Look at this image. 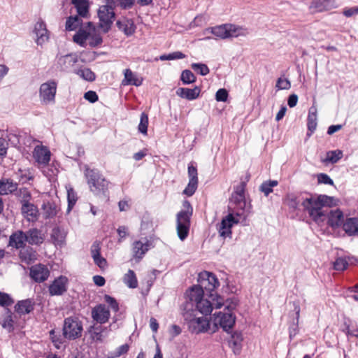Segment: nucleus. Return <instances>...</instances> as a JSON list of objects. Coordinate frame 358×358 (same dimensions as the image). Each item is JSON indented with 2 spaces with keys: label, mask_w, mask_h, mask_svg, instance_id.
Instances as JSON below:
<instances>
[{
  "label": "nucleus",
  "mask_w": 358,
  "mask_h": 358,
  "mask_svg": "<svg viewBox=\"0 0 358 358\" xmlns=\"http://www.w3.org/2000/svg\"><path fill=\"white\" fill-rule=\"evenodd\" d=\"M129 346L128 344H124L118 347L115 351L112 352L110 358H117L121 355L126 354L129 350Z\"/></svg>",
  "instance_id": "obj_55"
},
{
  "label": "nucleus",
  "mask_w": 358,
  "mask_h": 358,
  "mask_svg": "<svg viewBox=\"0 0 358 358\" xmlns=\"http://www.w3.org/2000/svg\"><path fill=\"white\" fill-rule=\"evenodd\" d=\"M124 78L122 81L123 85H134L138 87L142 85V79H139L129 69L124 71Z\"/></svg>",
  "instance_id": "obj_32"
},
{
  "label": "nucleus",
  "mask_w": 358,
  "mask_h": 358,
  "mask_svg": "<svg viewBox=\"0 0 358 358\" xmlns=\"http://www.w3.org/2000/svg\"><path fill=\"white\" fill-rule=\"evenodd\" d=\"M239 219L234 216V213H229L227 216L222 218L221 222L217 224V229L220 236L225 238L231 236V228L234 224H238Z\"/></svg>",
  "instance_id": "obj_12"
},
{
  "label": "nucleus",
  "mask_w": 358,
  "mask_h": 358,
  "mask_svg": "<svg viewBox=\"0 0 358 358\" xmlns=\"http://www.w3.org/2000/svg\"><path fill=\"white\" fill-rule=\"evenodd\" d=\"M57 84L54 80H50L41 85L39 96L42 103L48 104L55 102Z\"/></svg>",
  "instance_id": "obj_11"
},
{
  "label": "nucleus",
  "mask_w": 358,
  "mask_h": 358,
  "mask_svg": "<svg viewBox=\"0 0 358 358\" xmlns=\"http://www.w3.org/2000/svg\"><path fill=\"white\" fill-rule=\"evenodd\" d=\"M58 64L62 71H66L78 62L76 54L71 53L58 58Z\"/></svg>",
  "instance_id": "obj_25"
},
{
  "label": "nucleus",
  "mask_w": 358,
  "mask_h": 358,
  "mask_svg": "<svg viewBox=\"0 0 358 358\" xmlns=\"http://www.w3.org/2000/svg\"><path fill=\"white\" fill-rule=\"evenodd\" d=\"M198 282L199 285L205 293L214 301L217 295L213 292L215 288L220 285L219 280L216 276L210 272L203 271L199 273Z\"/></svg>",
  "instance_id": "obj_9"
},
{
  "label": "nucleus",
  "mask_w": 358,
  "mask_h": 358,
  "mask_svg": "<svg viewBox=\"0 0 358 358\" xmlns=\"http://www.w3.org/2000/svg\"><path fill=\"white\" fill-rule=\"evenodd\" d=\"M185 57V55L182 52L176 51L167 55H162L159 57V59L162 61L166 60H174V59H180Z\"/></svg>",
  "instance_id": "obj_50"
},
{
  "label": "nucleus",
  "mask_w": 358,
  "mask_h": 358,
  "mask_svg": "<svg viewBox=\"0 0 358 358\" xmlns=\"http://www.w3.org/2000/svg\"><path fill=\"white\" fill-rule=\"evenodd\" d=\"M348 265L349 262L345 257H338L334 262V268L337 271H343L348 268Z\"/></svg>",
  "instance_id": "obj_47"
},
{
  "label": "nucleus",
  "mask_w": 358,
  "mask_h": 358,
  "mask_svg": "<svg viewBox=\"0 0 358 358\" xmlns=\"http://www.w3.org/2000/svg\"><path fill=\"white\" fill-rule=\"evenodd\" d=\"M91 256L93 258L101 255V243L95 241L92 243L90 249Z\"/></svg>",
  "instance_id": "obj_61"
},
{
  "label": "nucleus",
  "mask_w": 358,
  "mask_h": 358,
  "mask_svg": "<svg viewBox=\"0 0 358 358\" xmlns=\"http://www.w3.org/2000/svg\"><path fill=\"white\" fill-rule=\"evenodd\" d=\"M238 304V300L236 297H233L231 299L227 300L224 312L232 313V311L236 309Z\"/></svg>",
  "instance_id": "obj_54"
},
{
  "label": "nucleus",
  "mask_w": 358,
  "mask_h": 358,
  "mask_svg": "<svg viewBox=\"0 0 358 358\" xmlns=\"http://www.w3.org/2000/svg\"><path fill=\"white\" fill-rule=\"evenodd\" d=\"M81 23V20L78 15L69 17L66 22V29L73 31L78 28Z\"/></svg>",
  "instance_id": "obj_43"
},
{
  "label": "nucleus",
  "mask_w": 358,
  "mask_h": 358,
  "mask_svg": "<svg viewBox=\"0 0 358 358\" xmlns=\"http://www.w3.org/2000/svg\"><path fill=\"white\" fill-rule=\"evenodd\" d=\"M13 303V301L8 294L0 292V306H8Z\"/></svg>",
  "instance_id": "obj_62"
},
{
  "label": "nucleus",
  "mask_w": 358,
  "mask_h": 358,
  "mask_svg": "<svg viewBox=\"0 0 358 358\" xmlns=\"http://www.w3.org/2000/svg\"><path fill=\"white\" fill-rule=\"evenodd\" d=\"M148 125V116L146 113H142L140 118V123L138 124V131L141 134H147Z\"/></svg>",
  "instance_id": "obj_49"
},
{
  "label": "nucleus",
  "mask_w": 358,
  "mask_h": 358,
  "mask_svg": "<svg viewBox=\"0 0 358 358\" xmlns=\"http://www.w3.org/2000/svg\"><path fill=\"white\" fill-rule=\"evenodd\" d=\"M0 323L3 329H6L8 332H11L14 329V320L13 313L10 310H7L1 318Z\"/></svg>",
  "instance_id": "obj_34"
},
{
  "label": "nucleus",
  "mask_w": 358,
  "mask_h": 358,
  "mask_svg": "<svg viewBox=\"0 0 358 358\" xmlns=\"http://www.w3.org/2000/svg\"><path fill=\"white\" fill-rule=\"evenodd\" d=\"M181 80L185 85H189L196 82V76L190 70H184L181 73Z\"/></svg>",
  "instance_id": "obj_45"
},
{
  "label": "nucleus",
  "mask_w": 358,
  "mask_h": 358,
  "mask_svg": "<svg viewBox=\"0 0 358 358\" xmlns=\"http://www.w3.org/2000/svg\"><path fill=\"white\" fill-rule=\"evenodd\" d=\"M334 200V197L324 194L313 196L308 193H299L287 195L285 202L294 211L299 210L301 206L304 212H307L315 222H319L323 220L322 217L325 215L323 207L331 206Z\"/></svg>",
  "instance_id": "obj_1"
},
{
  "label": "nucleus",
  "mask_w": 358,
  "mask_h": 358,
  "mask_svg": "<svg viewBox=\"0 0 358 358\" xmlns=\"http://www.w3.org/2000/svg\"><path fill=\"white\" fill-rule=\"evenodd\" d=\"M34 303L31 299L19 301L15 306V311L20 315L30 313L34 310Z\"/></svg>",
  "instance_id": "obj_30"
},
{
  "label": "nucleus",
  "mask_w": 358,
  "mask_h": 358,
  "mask_svg": "<svg viewBox=\"0 0 358 358\" xmlns=\"http://www.w3.org/2000/svg\"><path fill=\"white\" fill-rule=\"evenodd\" d=\"M210 29L213 35L221 39L245 36L248 34L247 29L233 24H223Z\"/></svg>",
  "instance_id": "obj_7"
},
{
  "label": "nucleus",
  "mask_w": 358,
  "mask_h": 358,
  "mask_svg": "<svg viewBox=\"0 0 358 358\" xmlns=\"http://www.w3.org/2000/svg\"><path fill=\"white\" fill-rule=\"evenodd\" d=\"M83 330L82 322L78 317H69L64 319L62 331L65 338L77 339L82 336Z\"/></svg>",
  "instance_id": "obj_8"
},
{
  "label": "nucleus",
  "mask_w": 358,
  "mask_h": 358,
  "mask_svg": "<svg viewBox=\"0 0 358 358\" xmlns=\"http://www.w3.org/2000/svg\"><path fill=\"white\" fill-rule=\"evenodd\" d=\"M197 187H198V181L189 180V182H188L187 187L185 188V189L183 191V194L188 196H191L196 192Z\"/></svg>",
  "instance_id": "obj_52"
},
{
  "label": "nucleus",
  "mask_w": 358,
  "mask_h": 358,
  "mask_svg": "<svg viewBox=\"0 0 358 358\" xmlns=\"http://www.w3.org/2000/svg\"><path fill=\"white\" fill-rule=\"evenodd\" d=\"M343 152L341 150H331L327 152L325 163L336 164L343 157Z\"/></svg>",
  "instance_id": "obj_37"
},
{
  "label": "nucleus",
  "mask_w": 358,
  "mask_h": 358,
  "mask_svg": "<svg viewBox=\"0 0 358 358\" xmlns=\"http://www.w3.org/2000/svg\"><path fill=\"white\" fill-rule=\"evenodd\" d=\"M90 37V33L84 29H80L73 36V41L80 46L85 45L86 41Z\"/></svg>",
  "instance_id": "obj_38"
},
{
  "label": "nucleus",
  "mask_w": 358,
  "mask_h": 358,
  "mask_svg": "<svg viewBox=\"0 0 358 358\" xmlns=\"http://www.w3.org/2000/svg\"><path fill=\"white\" fill-rule=\"evenodd\" d=\"M229 94L226 89H219L215 94V99L217 101H226L227 100Z\"/></svg>",
  "instance_id": "obj_58"
},
{
  "label": "nucleus",
  "mask_w": 358,
  "mask_h": 358,
  "mask_svg": "<svg viewBox=\"0 0 358 358\" xmlns=\"http://www.w3.org/2000/svg\"><path fill=\"white\" fill-rule=\"evenodd\" d=\"M278 184L277 180H268L264 182L259 187V190L267 196L273 192V187L277 186Z\"/></svg>",
  "instance_id": "obj_42"
},
{
  "label": "nucleus",
  "mask_w": 358,
  "mask_h": 358,
  "mask_svg": "<svg viewBox=\"0 0 358 358\" xmlns=\"http://www.w3.org/2000/svg\"><path fill=\"white\" fill-rule=\"evenodd\" d=\"M67 199H68V211H70L77 201L76 193L73 189L67 190Z\"/></svg>",
  "instance_id": "obj_53"
},
{
  "label": "nucleus",
  "mask_w": 358,
  "mask_h": 358,
  "mask_svg": "<svg viewBox=\"0 0 358 358\" xmlns=\"http://www.w3.org/2000/svg\"><path fill=\"white\" fill-rule=\"evenodd\" d=\"M197 313L199 312L202 315H208L211 313L213 308H220L222 306V303L218 301L215 303H212L208 299H201L199 300L195 304Z\"/></svg>",
  "instance_id": "obj_17"
},
{
  "label": "nucleus",
  "mask_w": 358,
  "mask_h": 358,
  "mask_svg": "<svg viewBox=\"0 0 358 358\" xmlns=\"http://www.w3.org/2000/svg\"><path fill=\"white\" fill-rule=\"evenodd\" d=\"M34 32L36 35L37 38L36 40V42L38 45H42L43 43L48 41V30L46 29V25L44 22L38 21L36 23L34 27Z\"/></svg>",
  "instance_id": "obj_24"
},
{
  "label": "nucleus",
  "mask_w": 358,
  "mask_h": 358,
  "mask_svg": "<svg viewBox=\"0 0 358 358\" xmlns=\"http://www.w3.org/2000/svg\"><path fill=\"white\" fill-rule=\"evenodd\" d=\"M116 26L119 30L123 31L124 34L127 36L132 35L136 30V26L134 25L133 21L125 18L122 20H118L116 22Z\"/></svg>",
  "instance_id": "obj_28"
},
{
  "label": "nucleus",
  "mask_w": 358,
  "mask_h": 358,
  "mask_svg": "<svg viewBox=\"0 0 358 358\" xmlns=\"http://www.w3.org/2000/svg\"><path fill=\"white\" fill-rule=\"evenodd\" d=\"M192 69L199 73L201 76H206L209 73L210 70L208 66L201 63H193L191 65Z\"/></svg>",
  "instance_id": "obj_51"
},
{
  "label": "nucleus",
  "mask_w": 358,
  "mask_h": 358,
  "mask_svg": "<svg viewBox=\"0 0 358 358\" xmlns=\"http://www.w3.org/2000/svg\"><path fill=\"white\" fill-rule=\"evenodd\" d=\"M94 264L101 269H104L108 266L106 259L101 255L93 258Z\"/></svg>",
  "instance_id": "obj_64"
},
{
  "label": "nucleus",
  "mask_w": 358,
  "mask_h": 358,
  "mask_svg": "<svg viewBox=\"0 0 358 358\" xmlns=\"http://www.w3.org/2000/svg\"><path fill=\"white\" fill-rule=\"evenodd\" d=\"M110 317V311L104 304H99L92 310V319L100 324L106 323Z\"/></svg>",
  "instance_id": "obj_16"
},
{
  "label": "nucleus",
  "mask_w": 358,
  "mask_h": 358,
  "mask_svg": "<svg viewBox=\"0 0 358 358\" xmlns=\"http://www.w3.org/2000/svg\"><path fill=\"white\" fill-rule=\"evenodd\" d=\"M50 275V271L48 267L43 264H36L30 268V277L37 282H43Z\"/></svg>",
  "instance_id": "obj_15"
},
{
  "label": "nucleus",
  "mask_w": 358,
  "mask_h": 358,
  "mask_svg": "<svg viewBox=\"0 0 358 358\" xmlns=\"http://www.w3.org/2000/svg\"><path fill=\"white\" fill-rule=\"evenodd\" d=\"M318 183L325 185H334L333 180L326 173H319L317 175Z\"/></svg>",
  "instance_id": "obj_60"
},
{
  "label": "nucleus",
  "mask_w": 358,
  "mask_h": 358,
  "mask_svg": "<svg viewBox=\"0 0 358 358\" xmlns=\"http://www.w3.org/2000/svg\"><path fill=\"white\" fill-rule=\"evenodd\" d=\"M317 115H308V119H307V127L308 129L310 131V133H308V136H311L312 134L315 131L317 127Z\"/></svg>",
  "instance_id": "obj_48"
},
{
  "label": "nucleus",
  "mask_w": 358,
  "mask_h": 358,
  "mask_svg": "<svg viewBox=\"0 0 358 358\" xmlns=\"http://www.w3.org/2000/svg\"><path fill=\"white\" fill-rule=\"evenodd\" d=\"M337 7L336 0H313L310 8L317 12L329 10Z\"/></svg>",
  "instance_id": "obj_23"
},
{
  "label": "nucleus",
  "mask_w": 358,
  "mask_h": 358,
  "mask_svg": "<svg viewBox=\"0 0 358 358\" xmlns=\"http://www.w3.org/2000/svg\"><path fill=\"white\" fill-rule=\"evenodd\" d=\"M115 7V0H104L103 4L101 5L99 8V27L105 33H107L110 29L113 23L115 17L114 11Z\"/></svg>",
  "instance_id": "obj_6"
},
{
  "label": "nucleus",
  "mask_w": 358,
  "mask_h": 358,
  "mask_svg": "<svg viewBox=\"0 0 358 358\" xmlns=\"http://www.w3.org/2000/svg\"><path fill=\"white\" fill-rule=\"evenodd\" d=\"M69 279L64 275L56 278L48 287L50 296H61L64 294L68 288Z\"/></svg>",
  "instance_id": "obj_14"
},
{
  "label": "nucleus",
  "mask_w": 358,
  "mask_h": 358,
  "mask_svg": "<svg viewBox=\"0 0 358 358\" xmlns=\"http://www.w3.org/2000/svg\"><path fill=\"white\" fill-rule=\"evenodd\" d=\"M24 234L27 242L31 245H38L44 241V235L41 230L36 228L30 229Z\"/></svg>",
  "instance_id": "obj_21"
},
{
  "label": "nucleus",
  "mask_w": 358,
  "mask_h": 358,
  "mask_svg": "<svg viewBox=\"0 0 358 358\" xmlns=\"http://www.w3.org/2000/svg\"><path fill=\"white\" fill-rule=\"evenodd\" d=\"M65 233L59 227L53 228L51 234V238L56 245H61L65 240Z\"/></svg>",
  "instance_id": "obj_39"
},
{
  "label": "nucleus",
  "mask_w": 358,
  "mask_h": 358,
  "mask_svg": "<svg viewBox=\"0 0 358 358\" xmlns=\"http://www.w3.org/2000/svg\"><path fill=\"white\" fill-rule=\"evenodd\" d=\"M77 10L78 16L85 17L88 15L89 6L87 1L78 2V3L73 4Z\"/></svg>",
  "instance_id": "obj_44"
},
{
  "label": "nucleus",
  "mask_w": 358,
  "mask_h": 358,
  "mask_svg": "<svg viewBox=\"0 0 358 358\" xmlns=\"http://www.w3.org/2000/svg\"><path fill=\"white\" fill-rule=\"evenodd\" d=\"M205 294V292L199 285H194L190 287L186 293L187 299L191 302V304L189 303H187L189 304L188 308H192L193 303L196 304L199 300H201L203 298Z\"/></svg>",
  "instance_id": "obj_20"
},
{
  "label": "nucleus",
  "mask_w": 358,
  "mask_h": 358,
  "mask_svg": "<svg viewBox=\"0 0 358 358\" xmlns=\"http://www.w3.org/2000/svg\"><path fill=\"white\" fill-rule=\"evenodd\" d=\"M104 300L108 304H109L113 311L117 312L119 310V305L115 298L106 294L104 296Z\"/></svg>",
  "instance_id": "obj_57"
},
{
  "label": "nucleus",
  "mask_w": 358,
  "mask_h": 358,
  "mask_svg": "<svg viewBox=\"0 0 358 358\" xmlns=\"http://www.w3.org/2000/svg\"><path fill=\"white\" fill-rule=\"evenodd\" d=\"M26 236L22 231H17L10 235L9 245L16 249L22 248L25 245Z\"/></svg>",
  "instance_id": "obj_26"
},
{
  "label": "nucleus",
  "mask_w": 358,
  "mask_h": 358,
  "mask_svg": "<svg viewBox=\"0 0 358 358\" xmlns=\"http://www.w3.org/2000/svg\"><path fill=\"white\" fill-rule=\"evenodd\" d=\"M43 215L45 219H49L57 215V208L55 203L47 202L42 205Z\"/></svg>",
  "instance_id": "obj_36"
},
{
  "label": "nucleus",
  "mask_w": 358,
  "mask_h": 358,
  "mask_svg": "<svg viewBox=\"0 0 358 358\" xmlns=\"http://www.w3.org/2000/svg\"><path fill=\"white\" fill-rule=\"evenodd\" d=\"M20 203L21 204V213L24 218L29 222H36L40 215L38 207L31 203V193L26 189H20Z\"/></svg>",
  "instance_id": "obj_5"
},
{
  "label": "nucleus",
  "mask_w": 358,
  "mask_h": 358,
  "mask_svg": "<svg viewBox=\"0 0 358 358\" xmlns=\"http://www.w3.org/2000/svg\"><path fill=\"white\" fill-rule=\"evenodd\" d=\"M198 173L196 168L192 164H190L188 165V176L189 180H195L198 181Z\"/></svg>",
  "instance_id": "obj_63"
},
{
  "label": "nucleus",
  "mask_w": 358,
  "mask_h": 358,
  "mask_svg": "<svg viewBox=\"0 0 358 358\" xmlns=\"http://www.w3.org/2000/svg\"><path fill=\"white\" fill-rule=\"evenodd\" d=\"M152 242L147 238H143L138 241H135L131 246L132 257L136 262H139L145 255V253L152 247Z\"/></svg>",
  "instance_id": "obj_13"
},
{
  "label": "nucleus",
  "mask_w": 358,
  "mask_h": 358,
  "mask_svg": "<svg viewBox=\"0 0 358 358\" xmlns=\"http://www.w3.org/2000/svg\"><path fill=\"white\" fill-rule=\"evenodd\" d=\"M213 324L217 327L220 326L224 331L229 332L236 322V317L233 313L220 311L213 314Z\"/></svg>",
  "instance_id": "obj_10"
},
{
  "label": "nucleus",
  "mask_w": 358,
  "mask_h": 358,
  "mask_svg": "<svg viewBox=\"0 0 358 358\" xmlns=\"http://www.w3.org/2000/svg\"><path fill=\"white\" fill-rule=\"evenodd\" d=\"M183 209L177 214V234L181 241H184L188 236L190 227V219L193 208L187 200L182 203Z\"/></svg>",
  "instance_id": "obj_4"
},
{
  "label": "nucleus",
  "mask_w": 358,
  "mask_h": 358,
  "mask_svg": "<svg viewBox=\"0 0 358 358\" xmlns=\"http://www.w3.org/2000/svg\"><path fill=\"white\" fill-rule=\"evenodd\" d=\"M50 151L43 145H37L35 147L33 156L36 162L41 164L46 165L50 160Z\"/></svg>",
  "instance_id": "obj_19"
},
{
  "label": "nucleus",
  "mask_w": 358,
  "mask_h": 358,
  "mask_svg": "<svg viewBox=\"0 0 358 358\" xmlns=\"http://www.w3.org/2000/svg\"><path fill=\"white\" fill-rule=\"evenodd\" d=\"M186 304L182 317L185 324L192 334H199L207 331L210 327L209 320L204 316H199L196 310L188 308Z\"/></svg>",
  "instance_id": "obj_2"
},
{
  "label": "nucleus",
  "mask_w": 358,
  "mask_h": 358,
  "mask_svg": "<svg viewBox=\"0 0 358 358\" xmlns=\"http://www.w3.org/2000/svg\"><path fill=\"white\" fill-rule=\"evenodd\" d=\"M77 74L87 81H94L96 78L95 74L90 69L85 68L78 71Z\"/></svg>",
  "instance_id": "obj_46"
},
{
  "label": "nucleus",
  "mask_w": 358,
  "mask_h": 358,
  "mask_svg": "<svg viewBox=\"0 0 358 358\" xmlns=\"http://www.w3.org/2000/svg\"><path fill=\"white\" fill-rule=\"evenodd\" d=\"M291 87V83L288 79L279 78L276 83V87L279 90H288Z\"/></svg>",
  "instance_id": "obj_59"
},
{
  "label": "nucleus",
  "mask_w": 358,
  "mask_h": 358,
  "mask_svg": "<svg viewBox=\"0 0 358 358\" xmlns=\"http://www.w3.org/2000/svg\"><path fill=\"white\" fill-rule=\"evenodd\" d=\"M17 189V183L12 180L6 179L0 180V194L6 195L13 193Z\"/></svg>",
  "instance_id": "obj_33"
},
{
  "label": "nucleus",
  "mask_w": 358,
  "mask_h": 358,
  "mask_svg": "<svg viewBox=\"0 0 358 358\" xmlns=\"http://www.w3.org/2000/svg\"><path fill=\"white\" fill-rule=\"evenodd\" d=\"M124 282L129 288H136L138 286V281L136 274L133 270L129 269L124 276Z\"/></svg>",
  "instance_id": "obj_40"
},
{
  "label": "nucleus",
  "mask_w": 358,
  "mask_h": 358,
  "mask_svg": "<svg viewBox=\"0 0 358 358\" xmlns=\"http://www.w3.org/2000/svg\"><path fill=\"white\" fill-rule=\"evenodd\" d=\"M201 92L199 87H194L193 89L186 87H179L177 89L176 94L178 96L189 101L194 100L199 97Z\"/></svg>",
  "instance_id": "obj_22"
},
{
  "label": "nucleus",
  "mask_w": 358,
  "mask_h": 358,
  "mask_svg": "<svg viewBox=\"0 0 358 358\" xmlns=\"http://www.w3.org/2000/svg\"><path fill=\"white\" fill-rule=\"evenodd\" d=\"M50 338L57 349H60L61 345L64 343V338H65L63 335L62 336L59 332L57 333L55 329L50 331Z\"/></svg>",
  "instance_id": "obj_41"
},
{
  "label": "nucleus",
  "mask_w": 358,
  "mask_h": 358,
  "mask_svg": "<svg viewBox=\"0 0 358 358\" xmlns=\"http://www.w3.org/2000/svg\"><path fill=\"white\" fill-rule=\"evenodd\" d=\"M343 229L348 236H355L358 234V218H347L343 224Z\"/></svg>",
  "instance_id": "obj_29"
},
{
  "label": "nucleus",
  "mask_w": 358,
  "mask_h": 358,
  "mask_svg": "<svg viewBox=\"0 0 358 358\" xmlns=\"http://www.w3.org/2000/svg\"><path fill=\"white\" fill-rule=\"evenodd\" d=\"M231 200L235 205V208L238 210V211L235 213V215L239 217L243 216L244 218H245L247 215H244V213L249 211L250 206H247L245 195L231 194Z\"/></svg>",
  "instance_id": "obj_18"
},
{
  "label": "nucleus",
  "mask_w": 358,
  "mask_h": 358,
  "mask_svg": "<svg viewBox=\"0 0 358 358\" xmlns=\"http://www.w3.org/2000/svg\"><path fill=\"white\" fill-rule=\"evenodd\" d=\"M243 335L241 332L233 333L229 340V345L235 355H239L242 349Z\"/></svg>",
  "instance_id": "obj_27"
},
{
  "label": "nucleus",
  "mask_w": 358,
  "mask_h": 358,
  "mask_svg": "<svg viewBox=\"0 0 358 358\" xmlns=\"http://www.w3.org/2000/svg\"><path fill=\"white\" fill-rule=\"evenodd\" d=\"M88 40L90 46L92 48L99 45L103 41L102 37L99 34H90Z\"/></svg>",
  "instance_id": "obj_56"
},
{
  "label": "nucleus",
  "mask_w": 358,
  "mask_h": 358,
  "mask_svg": "<svg viewBox=\"0 0 358 358\" xmlns=\"http://www.w3.org/2000/svg\"><path fill=\"white\" fill-rule=\"evenodd\" d=\"M85 176L90 191L95 195L106 198L108 193L109 182L96 169H90L85 166Z\"/></svg>",
  "instance_id": "obj_3"
},
{
  "label": "nucleus",
  "mask_w": 358,
  "mask_h": 358,
  "mask_svg": "<svg viewBox=\"0 0 358 358\" xmlns=\"http://www.w3.org/2000/svg\"><path fill=\"white\" fill-rule=\"evenodd\" d=\"M294 310L296 314V322H294L289 328V334L290 339H292L298 333V322L300 314V306L298 302H293Z\"/></svg>",
  "instance_id": "obj_35"
},
{
  "label": "nucleus",
  "mask_w": 358,
  "mask_h": 358,
  "mask_svg": "<svg viewBox=\"0 0 358 358\" xmlns=\"http://www.w3.org/2000/svg\"><path fill=\"white\" fill-rule=\"evenodd\" d=\"M343 213L340 210L330 211L328 215V224L333 228L338 227L343 224Z\"/></svg>",
  "instance_id": "obj_31"
}]
</instances>
